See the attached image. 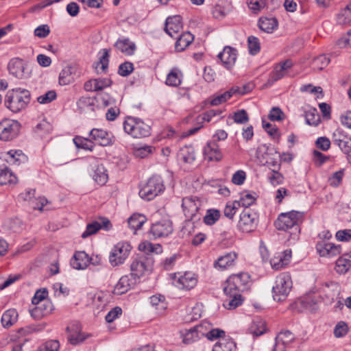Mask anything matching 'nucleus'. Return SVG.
Listing matches in <instances>:
<instances>
[{
  "instance_id": "1",
  "label": "nucleus",
  "mask_w": 351,
  "mask_h": 351,
  "mask_svg": "<svg viewBox=\"0 0 351 351\" xmlns=\"http://www.w3.org/2000/svg\"><path fill=\"white\" fill-rule=\"evenodd\" d=\"M250 283V276L247 272L232 274L226 281L223 292L226 298L223 300L224 308L232 310L242 304L241 292L247 290Z\"/></svg>"
},
{
  "instance_id": "2",
  "label": "nucleus",
  "mask_w": 351,
  "mask_h": 351,
  "mask_svg": "<svg viewBox=\"0 0 351 351\" xmlns=\"http://www.w3.org/2000/svg\"><path fill=\"white\" fill-rule=\"evenodd\" d=\"M31 100V93L25 88H12L7 92L4 104L12 112H19L27 106Z\"/></svg>"
},
{
  "instance_id": "3",
  "label": "nucleus",
  "mask_w": 351,
  "mask_h": 351,
  "mask_svg": "<svg viewBox=\"0 0 351 351\" xmlns=\"http://www.w3.org/2000/svg\"><path fill=\"white\" fill-rule=\"evenodd\" d=\"M303 213L291 210L279 215L274 224L279 230L287 231L295 239L300 231L299 223L302 221Z\"/></svg>"
},
{
  "instance_id": "4",
  "label": "nucleus",
  "mask_w": 351,
  "mask_h": 351,
  "mask_svg": "<svg viewBox=\"0 0 351 351\" xmlns=\"http://www.w3.org/2000/svg\"><path fill=\"white\" fill-rule=\"evenodd\" d=\"M124 131L134 138H143L150 134L151 128L141 119L128 117L123 122Z\"/></svg>"
},
{
  "instance_id": "5",
  "label": "nucleus",
  "mask_w": 351,
  "mask_h": 351,
  "mask_svg": "<svg viewBox=\"0 0 351 351\" xmlns=\"http://www.w3.org/2000/svg\"><path fill=\"white\" fill-rule=\"evenodd\" d=\"M165 189L162 178L159 176H154L140 189L138 194L142 199L150 201L162 193Z\"/></svg>"
},
{
  "instance_id": "6",
  "label": "nucleus",
  "mask_w": 351,
  "mask_h": 351,
  "mask_svg": "<svg viewBox=\"0 0 351 351\" xmlns=\"http://www.w3.org/2000/svg\"><path fill=\"white\" fill-rule=\"evenodd\" d=\"M292 284L289 273L280 274L276 278L275 285L272 289L274 299L278 302L285 300L292 288Z\"/></svg>"
},
{
  "instance_id": "7",
  "label": "nucleus",
  "mask_w": 351,
  "mask_h": 351,
  "mask_svg": "<svg viewBox=\"0 0 351 351\" xmlns=\"http://www.w3.org/2000/svg\"><path fill=\"white\" fill-rule=\"evenodd\" d=\"M154 261L150 256L138 255L130 265V275L136 280L142 277L145 272L152 269Z\"/></svg>"
},
{
  "instance_id": "8",
  "label": "nucleus",
  "mask_w": 351,
  "mask_h": 351,
  "mask_svg": "<svg viewBox=\"0 0 351 351\" xmlns=\"http://www.w3.org/2000/svg\"><path fill=\"white\" fill-rule=\"evenodd\" d=\"M132 246L128 242H119L112 249L109 255V262L112 267L122 265L128 257Z\"/></svg>"
},
{
  "instance_id": "9",
  "label": "nucleus",
  "mask_w": 351,
  "mask_h": 351,
  "mask_svg": "<svg viewBox=\"0 0 351 351\" xmlns=\"http://www.w3.org/2000/svg\"><path fill=\"white\" fill-rule=\"evenodd\" d=\"M258 222V216L257 213L249 208H245L240 214L238 228L243 232H251L256 228Z\"/></svg>"
},
{
  "instance_id": "10",
  "label": "nucleus",
  "mask_w": 351,
  "mask_h": 351,
  "mask_svg": "<svg viewBox=\"0 0 351 351\" xmlns=\"http://www.w3.org/2000/svg\"><path fill=\"white\" fill-rule=\"evenodd\" d=\"M21 129L19 121L12 119H3L0 122V139L4 141H12L18 136Z\"/></svg>"
},
{
  "instance_id": "11",
  "label": "nucleus",
  "mask_w": 351,
  "mask_h": 351,
  "mask_svg": "<svg viewBox=\"0 0 351 351\" xmlns=\"http://www.w3.org/2000/svg\"><path fill=\"white\" fill-rule=\"evenodd\" d=\"M201 202L196 196H189L182 199V207L186 217L189 218L191 220L199 218L197 212Z\"/></svg>"
},
{
  "instance_id": "12",
  "label": "nucleus",
  "mask_w": 351,
  "mask_h": 351,
  "mask_svg": "<svg viewBox=\"0 0 351 351\" xmlns=\"http://www.w3.org/2000/svg\"><path fill=\"white\" fill-rule=\"evenodd\" d=\"M317 253L322 257L333 258L341 253V246L326 241L317 243L315 246Z\"/></svg>"
},
{
  "instance_id": "13",
  "label": "nucleus",
  "mask_w": 351,
  "mask_h": 351,
  "mask_svg": "<svg viewBox=\"0 0 351 351\" xmlns=\"http://www.w3.org/2000/svg\"><path fill=\"white\" fill-rule=\"evenodd\" d=\"M172 232V222L167 219L153 223L150 229V233L154 239L168 237Z\"/></svg>"
},
{
  "instance_id": "14",
  "label": "nucleus",
  "mask_w": 351,
  "mask_h": 351,
  "mask_svg": "<svg viewBox=\"0 0 351 351\" xmlns=\"http://www.w3.org/2000/svg\"><path fill=\"white\" fill-rule=\"evenodd\" d=\"M197 282L195 275L192 272H185L178 277L174 274L173 283L178 289L190 290L196 286Z\"/></svg>"
},
{
  "instance_id": "15",
  "label": "nucleus",
  "mask_w": 351,
  "mask_h": 351,
  "mask_svg": "<svg viewBox=\"0 0 351 351\" xmlns=\"http://www.w3.org/2000/svg\"><path fill=\"white\" fill-rule=\"evenodd\" d=\"M89 137L93 143L101 146H108L113 143L111 134L103 129H92L89 132Z\"/></svg>"
},
{
  "instance_id": "16",
  "label": "nucleus",
  "mask_w": 351,
  "mask_h": 351,
  "mask_svg": "<svg viewBox=\"0 0 351 351\" xmlns=\"http://www.w3.org/2000/svg\"><path fill=\"white\" fill-rule=\"evenodd\" d=\"M293 65V62L290 59H287L280 62L275 66L274 71L270 74L267 83L272 84L275 82L285 77L287 75L288 70L291 69Z\"/></svg>"
},
{
  "instance_id": "17",
  "label": "nucleus",
  "mask_w": 351,
  "mask_h": 351,
  "mask_svg": "<svg viewBox=\"0 0 351 351\" xmlns=\"http://www.w3.org/2000/svg\"><path fill=\"white\" fill-rule=\"evenodd\" d=\"M237 50L231 47L226 46L217 57L221 64L227 69H230L235 64L237 60Z\"/></svg>"
},
{
  "instance_id": "18",
  "label": "nucleus",
  "mask_w": 351,
  "mask_h": 351,
  "mask_svg": "<svg viewBox=\"0 0 351 351\" xmlns=\"http://www.w3.org/2000/svg\"><path fill=\"white\" fill-rule=\"evenodd\" d=\"M294 339L295 335L291 331L280 332L276 337V343L272 351H285Z\"/></svg>"
},
{
  "instance_id": "19",
  "label": "nucleus",
  "mask_w": 351,
  "mask_h": 351,
  "mask_svg": "<svg viewBox=\"0 0 351 351\" xmlns=\"http://www.w3.org/2000/svg\"><path fill=\"white\" fill-rule=\"evenodd\" d=\"M204 155L205 158L209 161H219L223 158V154L215 140L207 142L204 148Z\"/></svg>"
},
{
  "instance_id": "20",
  "label": "nucleus",
  "mask_w": 351,
  "mask_h": 351,
  "mask_svg": "<svg viewBox=\"0 0 351 351\" xmlns=\"http://www.w3.org/2000/svg\"><path fill=\"white\" fill-rule=\"evenodd\" d=\"M35 307L30 310L31 316L35 319H40L49 315L53 306L51 301H44L43 303L34 304Z\"/></svg>"
},
{
  "instance_id": "21",
  "label": "nucleus",
  "mask_w": 351,
  "mask_h": 351,
  "mask_svg": "<svg viewBox=\"0 0 351 351\" xmlns=\"http://www.w3.org/2000/svg\"><path fill=\"white\" fill-rule=\"evenodd\" d=\"M182 29V24L180 16H169L166 19L165 31L169 36L173 38Z\"/></svg>"
},
{
  "instance_id": "22",
  "label": "nucleus",
  "mask_w": 351,
  "mask_h": 351,
  "mask_svg": "<svg viewBox=\"0 0 351 351\" xmlns=\"http://www.w3.org/2000/svg\"><path fill=\"white\" fill-rule=\"evenodd\" d=\"M333 142L343 153L349 154L351 152V137L343 131L337 130L333 133Z\"/></svg>"
},
{
  "instance_id": "23",
  "label": "nucleus",
  "mask_w": 351,
  "mask_h": 351,
  "mask_svg": "<svg viewBox=\"0 0 351 351\" xmlns=\"http://www.w3.org/2000/svg\"><path fill=\"white\" fill-rule=\"evenodd\" d=\"M25 69L23 60L19 58L11 59L8 65L10 74L18 79L25 77Z\"/></svg>"
},
{
  "instance_id": "24",
  "label": "nucleus",
  "mask_w": 351,
  "mask_h": 351,
  "mask_svg": "<svg viewBox=\"0 0 351 351\" xmlns=\"http://www.w3.org/2000/svg\"><path fill=\"white\" fill-rule=\"evenodd\" d=\"M66 330L69 332L68 340L72 345H77L84 341L86 337L81 332V326L78 323H74L67 326Z\"/></svg>"
},
{
  "instance_id": "25",
  "label": "nucleus",
  "mask_w": 351,
  "mask_h": 351,
  "mask_svg": "<svg viewBox=\"0 0 351 351\" xmlns=\"http://www.w3.org/2000/svg\"><path fill=\"white\" fill-rule=\"evenodd\" d=\"M91 261V258L84 251H80L75 253L71 260V265L75 269H86Z\"/></svg>"
},
{
  "instance_id": "26",
  "label": "nucleus",
  "mask_w": 351,
  "mask_h": 351,
  "mask_svg": "<svg viewBox=\"0 0 351 351\" xmlns=\"http://www.w3.org/2000/svg\"><path fill=\"white\" fill-rule=\"evenodd\" d=\"M205 331L202 326H195L182 333V341L185 344H191L204 336Z\"/></svg>"
},
{
  "instance_id": "27",
  "label": "nucleus",
  "mask_w": 351,
  "mask_h": 351,
  "mask_svg": "<svg viewBox=\"0 0 351 351\" xmlns=\"http://www.w3.org/2000/svg\"><path fill=\"white\" fill-rule=\"evenodd\" d=\"M5 160L12 165L19 166L27 161V156L19 149H11L5 156Z\"/></svg>"
},
{
  "instance_id": "28",
  "label": "nucleus",
  "mask_w": 351,
  "mask_h": 351,
  "mask_svg": "<svg viewBox=\"0 0 351 351\" xmlns=\"http://www.w3.org/2000/svg\"><path fill=\"white\" fill-rule=\"evenodd\" d=\"M237 258V254L234 252L226 253L217 258L214 263V266L221 270L226 269L234 264Z\"/></svg>"
},
{
  "instance_id": "29",
  "label": "nucleus",
  "mask_w": 351,
  "mask_h": 351,
  "mask_svg": "<svg viewBox=\"0 0 351 351\" xmlns=\"http://www.w3.org/2000/svg\"><path fill=\"white\" fill-rule=\"evenodd\" d=\"M114 47L126 56H132L136 50V45L129 38H119L114 43Z\"/></svg>"
},
{
  "instance_id": "30",
  "label": "nucleus",
  "mask_w": 351,
  "mask_h": 351,
  "mask_svg": "<svg viewBox=\"0 0 351 351\" xmlns=\"http://www.w3.org/2000/svg\"><path fill=\"white\" fill-rule=\"evenodd\" d=\"M250 332L254 337H258L267 331L266 322L262 318L256 317L253 319L250 328Z\"/></svg>"
},
{
  "instance_id": "31",
  "label": "nucleus",
  "mask_w": 351,
  "mask_h": 351,
  "mask_svg": "<svg viewBox=\"0 0 351 351\" xmlns=\"http://www.w3.org/2000/svg\"><path fill=\"white\" fill-rule=\"evenodd\" d=\"M132 284L133 282L129 278V276H123L115 285L112 293L118 295L124 294L130 289Z\"/></svg>"
},
{
  "instance_id": "32",
  "label": "nucleus",
  "mask_w": 351,
  "mask_h": 351,
  "mask_svg": "<svg viewBox=\"0 0 351 351\" xmlns=\"http://www.w3.org/2000/svg\"><path fill=\"white\" fill-rule=\"evenodd\" d=\"M194 40V36L189 32L182 33L177 38L175 49L177 51H184Z\"/></svg>"
},
{
  "instance_id": "33",
  "label": "nucleus",
  "mask_w": 351,
  "mask_h": 351,
  "mask_svg": "<svg viewBox=\"0 0 351 351\" xmlns=\"http://www.w3.org/2000/svg\"><path fill=\"white\" fill-rule=\"evenodd\" d=\"M178 157L185 163L191 164L195 160V149L191 145H185L180 148Z\"/></svg>"
},
{
  "instance_id": "34",
  "label": "nucleus",
  "mask_w": 351,
  "mask_h": 351,
  "mask_svg": "<svg viewBox=\"0 0 351 351\" xmlns=\"http://www.w3.org/2000/svg\"><path fill=\"white\" fill-rule=\"evenodd\" d=\"M19 314L16 309L10 308L5 311L1 317V324L4 328H10L18 319Z\"/></svg>"
},
{
  "instance_id": "35",
  "label": "nucleus",
  "mask_w": 351,
  "mask_h": 351,
  "mask_svg": "<svg viewBox=\"0 0 351 351\" xmlns=\"http://www.w3.org/2000/svg\"><path fill=\"white\" fill-rule=\"evenodd\" d=\"M146 221V217L144 215L138 213L133 214L128 220V226L134 231V234L136 233L138 230L141 228Z\"/></svg>"
},
{
  "instance_id": "36",
  "label": "nucleus",
  "mask_w": 351,
  "mask_h": 351,
  "mask_svg": "<svg viewBox=\"0 0 351 351\" xmlns=\"http://www.w3.org/2000/svg\"><path fill=\"white\" fill-rule=\"evenodd\" d=\"M258 25L261 30L269 34L278 27V21L274 18H261Z\"/></svg>"
},
{
  "instance_id": "37",
  "label": "nucleus",
  "mask_w": 351,
  "mask_h": 351,
  "mask_svg": "<svg viewBox=\"0 0 351 351\" xmlns=\"http://www.w3.org/2000/svg\"><path fill=\"white\" fill-rule=\"evenodd\" d=\"M17 178L7 167H1L0 169V184L3 185L8 183H16Z\"/></svg>"
},
{
  "instance_id": "38",
  "label": "nucleus",
  "mask_w": 351,
  "mask_h": 351,
  "mask_svg": "<svg viewBox=\"0 0 351 351\" xmlns=\"http://www.w3.org/2000/svg\"><path fill=\"white\" fill-rule=\"evenodd\" d=\"M182 73L176 68L173 69L167 75L166 84L171 86H178L181 84Z\"/></svg>"
},
{
  "instance_id": "39",
  "label": "nucleus",
  "mask_w": 351,
  "mask_h": 351,
  "mask_svg": "<svg viewBox=\"0 0 351 351\" xmlns=\"http://www.w3.org/2000/svg\"><path fill=\"white\" fill-rule=\"evenodd\" d=\"M337 22L340 25H346L351 22V3L337 14Z\"/></svg>"
},
{
  "instance_id": "40",
  "label": "nucleus",
  "mask_w": 351,
  "mask_h": 351,
  "mask_svg": "<svg viewBox=\"0 0 351 351\" xmlns=\"http://www.w3.org/2000/svg\"><path fill=\"white\" fill-rule=\"evenodd\" d=\"M306 123L309 125L317 126L320 122L319 115L315 108H311L304 111Z\"/></svg>"
},
{
  "instance_id": "41",
  "label": "nucleus",
  "mask_w": 351,
  "mask_h": 351,
  "mask_svg": "<svg viewBox=\"0 0 351 351\" xmlns=\"http://www.w3.org/2000/svg\"><path fill=\"white\" fill-rule=\"evenodd\" d=\"M94 180L99 185H104L108 180V175L103 165H99L93 175Z\"/></svg>"
},
{
  "instance_id": "42",
  "label": "nucleus",
  "mask_w": 351,
  "mask_h": 351,
  "mask_svg": "<svg viewBox=\"0 0 351 351\" xmlns=\"http://www.w3.org/2000/svg\"><path fill=\"white\" fill-rule=\"evenodd\" d=\"M347 256L348 254H344L336 261V270L339 274H345L351 265V261L347 258Z\"/></svg>"
},
{
  "instance_id": "43",
  "label": "nucleus",
  "mask_w": 351,
  "mask_h": 351,
  "mask_svg": "<svg viewBox=\"0 0 351 351\" xmlns=\"http://www.w3.org/2000/svg\"><path fill=\"white\" fill-rule=\"evenodd\" d=\"M73 142L76 147L78 148H82L90 151L93 150V143L90 137L89 138H86L80 136H76L73 138Z\"/></svg>"
},
{
  "instance_id": "44",
  "label": "nucleus",
  "mask_w": 351,
  "mask_h": 351,
  "mask_svg": "<svg viewBox=\"0 0 351 351\" xmlns=\"http://www.w3.org/2000/svg\"><path fill=\"white\" fill-rule=\"evenodd\" d=\"M73 80L72 68L68 66L64 68L59 75V84L62 86L67 85L71 83Z\"/></svg>"
},
{
  "instance_id": "45",
  "label": "nucleus",
  "mask_w": 351,
  "mask_h": 351,
  "mask_svg": "<svg viewBox=\"0 0 351 351\" xmlns=\"http://www.w3.org/2000/svg\"><path fill=\"white\" fill-rule=\"evenodd\" d=\"M99 53H101V55L99 58V60L97 62V66H96V69H98V66L101 65L100 69L101 70V71L106 72L108 67L110 49H103L101 50Z\"/></svg>"
},
{
  "instance_id": "46",
  "label": "nucleus",
  "mask_w": 351,
  "mask_h": 351,
  "mask_svg": "<svg viewBox=\"0 0 351 351\" xmlns=\"http://www.w3.org/2000/svg\"><path fill=\"white\" fill-rule=\"evenodd\" d=\"M220 217V212L216 209H209L207 210L206 215L204 217V222L206 225H213L219 220Z\"/></svg>"
},
{
  "instance_id": "47",
  "label": "nucleus",
  "mask_w": 351,
  "mask_h": 351,
  "mask_svg": "<svg viewBox=\"0 0 351 351\" xmlns=\"http://www.w3.org/2000/svg\"><path fill=\"white\" fill-rule=\"evenodd\" d=\"M247 44L249 52L251 55L257 54L261 50V44L258 38L254 36H250L247 38Z\"/></svg>"
},
{
  "instance_id": "48",
  "label": "nucleus",
  "mask_w": 351,
  "mask_h": 351,
  "mask_svg": "<svg viewBox=\"0 0 351 351\" xmlns=\"http://www.w3.org/2000/svg\"><path fill=\"white\" fill-rule=\"evenodd\" d=\"M154 150V147L145 145L136 148L134 149V155L136 157L144 158L152 154Z\"/></svg>"
},
{
  "instance_id": "49",
  "label": "nucleus",
  "mask_w": 351,
  "mask_h": 351,
  "mask_svg": "<svg viewBox=\"0 0 351 351\" xmlns=\"http://www.w3.org/2000/svg\"><path fill=\"white\" fill-rule=\"evenodd\" d=\"M150 303L152 306H156L157 309L165 310L167 308L165 298L164 295H152L149 298Z\"/></svg>"
},
{
  "instance_id": "50",
  "label": "nucleus",
  "mask_w": 351,
  "mask_h": 351,
  "mask_svg": "<svg viewBox=\"0 0 351 351\" xmlns=\"http://www.w3.org/2000/svg\"><path fill=\"white\" fill-rule=\"evenodd\" d=\"M48 295V291L47 289L43 288L41 289H38L36 291L34 297L32 299V302L33 304H40L44 302V301H50L47 299Z\"/></svg>"
},
{
  "instance_id": "51",
  "label": "nucleus",
  "mask_w": 351,
  "mask_h": 351,
  "mask_svg": "<svg viewBox=\"0 0 351 351\" xmlns=\"http://www.w3.org/2000/svg\"><path fill=\"white\" fill-rule=\"evenodd\" d=\"M219 347L220 351H234L236 348L235 343L231 339H220L215 345Z\"/></svg>"
},
{
  "instance_id": "52",
  "label": "nucleus",
  "mask_w": 351,
  "mask_h": 351,
  "mask_svg": "<svg viewBox=\"0 0 351 351\" xmlns=\"http://www.w3.org/2000/svg\"><path fill=\"white\" fill-rule=\"evenodd\" d=\"M101 229V223L97 221H95L86 226V230L82 233V237L85 239L88 237L95 234L99 230Z\"/></svg>"
},
{
  "instance_id": "53",
  "label": "nucleus",
  "mask_w": 351,
  "mask_h": 351,
  "mask_svg": "<svg viewBox=\"0 0 351 351\" xmlns=\"http://www.w3.org/2000/svg\"><path fill=\"white\" fill-rule=\"evenodd\" d=\"M239 206H240V203L238 202L227 204L223 210L224 215L232 219L236 214Z\"/></svg>"
},
{
  "instance_id": "54",
  "label": "nucleus",
  "mask_w": 351,
  "mask_h": 351,
  "mask_svg": "<svg viewBox=\"0 0 351 351\" xmlns=\"http://www.w3.org/2000/svg\"><path fill=\"white\" fill-rule=\"evenodd\" d=\"M46 326V323H41L37 325L27 326L24 328H21L19 330V332L21 335H26L33 332L40 331L43 330Z\"/></svg>"
},
{
  "instance_id": "55",
  "label": "nucleus",
  "mask_w": 351,
  "mask_h": 351,
  "mask_svg": "<svg viewBox=\"0 0 351 351\" xmlns=\"http://www.w3.org/2000/svg\"><path fill=\"white\" fill-rule=\"evenodd\" d=\"M225 335V332L219 328L209 329L208 332L205 331V336L208 340L214 341L217 339H222L221 337Z\"/></svg>"
},
{
  "instance_id": "56",
  "label": "nucleus",
  "mask_w": 351,
  "mask_h": 351,
  "mask_svg": "<svg viewBox=\"0 0 351 351\" xmlns=\"http://www.w3.org/2000/svg\"><path fill=\"white\" fill-rule=\"evenodd\" d=\"M330 62V59L327 58L325 55H321L313 60V66L315 69H317L319 71H322L324 68H325Z\"/></svg>"
},
{
  "instance_id": "57",
  "label": "nucleus",
  "mask_w": 351,
  "mask_h": 351,
  "mask_svg": "<svg viewBox=\"0 0 351 351\" xmlns=\"http://www.w3.org/2000/svg\"><path fill=\"white\" fill-rule=\"evenodd\" d=\"M233 119L235 123L244 124L249 121V117L245 110H239L234 113Z\"/></svg>"
},
{
  "instance_id": "58",
  "label": "nucleus",
  "mask_w": 351,
  "mask_h": 351,
  "mask_svg": "<svg viewBox=\"0 0 351 351\" xmlns=\"http://www.w3.org/2000/svg\"><path fill=\"white\" fill-rule=\"evenodd\" d=\"M348 331V326L344 322H339L334 328V335L336 337H344Z\"/></svg>"
},
{
  "instance_id": "59",
  "label": "nucleus",
  "mask_w": 351,
  "mask_h": 351,
  "mask_svg": "<svg viewBox=\"0 0 351 351\" xmlns=\"http://www.w3.org/2000/svg\"><path fill=\"white\" fill-rule=\"evenodd\" d=\"M256 153L258 156L261 155L263 157H264V155L272 156L273 154H276L277 152L274 147L263 144L258 147Z\"/></svg>"
},
{
  "instance_id": "60",
  "label": "nucleus",
  "mask_w": 351,
  "mask_h": 351,
  "mask_svg": "<svg viewBox=\"0 0 351 351\" xmlns=\"http://www.w3.org/2000/svg\"><path fill=\"white\" fill-rule=\"evenodd\" d=\"M134 70V66L132 62H125L119 66L118 73L123 77L129 75Z\"/></svg>"
},
{
  "instance_id": "61",
  "label": "nucleus",
  "mask_w": 351,
  "mask_h": 351,
  "mask_svg": "<svg viewBox=\"0 0 351 351\" xmlns=\"http://www.w3.org/2000/svg\"><path fill=\"white\" fill-rule=\"evenodd\" d=\"M77 104L81 109L90 107L93 110L95 105V99L90 97H82L79 99Z\"/></svg>"
},
{
  "instance_id": "62",
  "label": "nucleus",
  "mask_w": 351,
  "mask_h": 351,
  "mask_svg": "<svg viewBox=\"0 0 351 351\" xmlns=\"http://www.w3.org/2000/svg\"><path fill=\"white\" fill-rule=\"evenodd\" d=\"M56 97L57 95L55 90H49L44 95L39 96L37 101L40 104H49L53 101Z\"/></svg>"
},
{
  "instance_id": "63",
  "label": "nucleus",
  "mask_w": 351,
  "mask_h": 351,
  "mask_svg": "<svg viewBox=\"0 0 351 351\" xmlns=\"http://www.w3.org/2000/svg\"><path fill=\"white\" fill-rule=\"evenodd\" d=\"M337 239L339 241L347 242L351 240V230H340L337 232L335 235Z\"/></svg>"
},
{
  "instance_id": "64",
  "label": "nucleus",
  "mask_w": 351,
  "mask_h": 351,
  "mask_svg": "<svg viewBox=\"0 0 351 351\" xmlns=\"http://www.w3.org/2000/svg\"><path fill=\"white\" fill-rule=\"evenodd\" d=\"M316 147L322 151H327L330 147V140L325 136L319 137L315 141Z\"/></svg>"
}]
</instances>
